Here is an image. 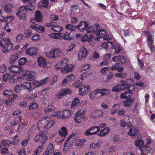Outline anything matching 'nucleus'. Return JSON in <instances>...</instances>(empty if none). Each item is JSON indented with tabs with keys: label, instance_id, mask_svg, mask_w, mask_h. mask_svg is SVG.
I'll return each mask as SVG.
<instances>
[{
	"label": "nucleus",
	"instance_id": "7ed1b4c3",
	"mask_svg": "<svg viewBox=\"0 0 155 155\" xmlns=\"http://www.w3.org/2000/svg\"><path fill=\"white\" fill-rule=\"evenodd\" d=\"M0 46L3 47L2 51L4 53H7L12 50L13 44L8 38H5L0 41Z\"/></svg>",
	"mask_w": 155,
	"mask_h": 155
},
{
	"label": "nucleus",
	"instance_id": "58836bf2",
	"mask_svg": "<svg viewBox=\"0 0 155 155\" xmlns=\"http://www.w3.org/2000/svg\"><path fill=\"white\" fill-rule=\"evenodd\" d=\"M99 94H101V96H103L105 95H107L109 94V90L105 89H99Z\"/></svg>",
	"mask_w": 155,
	"mask_h": 155
},
{
	"label": "nucleus",
	"instance_id": "72a5a7b5",
	"mask_svg": "<svg viewBox=\"0 0 155 155\" xmlns=\"http://www.w3.org/2000/svg\"><path fill=\"white\" fill-rule=\"evenodd\" d=\"M59 134L61 137H64V138L67 135V130L64 127H62L59 132Z\"/></svg>",
	"mask_w": 155,
	"mask_h": 155
},
{
	"label": "nucleus",
	"instance_id": "c9c22d12",
	"mask_svg": "<svg viewBox=\"0 0 155 155\" xmlns=\"http://www.w3.org/2000/svg\"><path fill=\"white\" fill-rule=\"evenodd\" d=\"M25 76L28 80L31 81L35 78V74L33 72H30L27 74Z\"/></svg>",
	"mask_w": 155,
	"mask_h": 155
},
{
	"label": "nucleus",
	"instance_id": "20e7f679",
	"mask_svg": "<svg viewBox=\"0 0 155 155\" xmlns=\"http://www.w3.org/2000/svg\"><path fill=\"white\" fill-rule=\"evenodd\" d=\"M48 139V137L42 132L37 134L34 137V141L36 142H40L41 144L45 143Z\"/></svg>",
	"mask_w": 155,
	"mask_h": 155
},
{
	"label": "nucleus",
	"instance_id": "bb28decb",
	"mask_svg": "<svg viewBox=\"0 0 155 155\" xmlns=\"http://www.w3.org/2000/svg\"><path fill=\"white\" fill-rule=\"evenodd\" d=\"M98 27L99 28V26L97 25L96 27H94L92 26H90L88 28H87L86 31H87V33H90L94 32V34H95V32L97 31L96 30L98 29Z\"/></svg>",
	"mask_w": 155,
	"mask_h": 155
},
{
	"label": "nucleus",
	"instance_id": "69168bd1",
	"mask_svg": "<svg viewBox=\"0 0 155 155\" xmlns=\"http://www.w3.org/2000/svg\"><path fill=\"white\" fill-rule=\"evenodd\" d=\"M84 134L86 136H89L94 135V132H91L89 129H87L84 132Z\"/></svg>",
	"mask_w": 155,
	"mask_h": 155
},
{
	"label": "nucleus",
	"instance_id": "37998d69",
	"mask_svg": "<svg viewBox=\"0 0 155 155\" xmlns=\"http://www.w3.org/2000/svg\"><path fill=\"white\" fill-rule=\"evenodd\" d=\"M10 144H12V142L8 140H3L2 141V144L5 147H8Z\"/></svg>",
	"mask_w": 155,
	"mask_h": 155
},
{
	"label": "nucleus",
	"instance_id": "09e8293b",
	"mask_svg": "<svg viewBox=\"0 0 155 155\" xmlns=\"http://www.w3.org/2000/svg\"><path fill=\"white\" fill-rule=\"evenodd\" d=\"M59 33H53L52 34L49 35L48 36L52 38L58 39L59 38L58 36H59L60 37V35L58 34Z\"/></svg>",
	"mask_w": 155,
	"mask_h": 155
},
{
	"label": "nucleus",
	"instance_id": "79ce46f5",
	"mask_svg": "<svg viewBox=\"0 0 155 155\" xmlns=\"http://www.w3.org/2000/svg\"><path fill=\"white\" fill-rule=\"evenodd\" d=\"M36 31L39 33H43L45 31V29L44 26L37 25Z\"/></svg>",
	"mask_w": 155,
	"mask_h": 155
},
{
	"label": "nucleus",
	"instance_id": "2eb2a0df",
	"mask_svg": "<svg viewBox=\"0 0 155 155\" xmlns=\"http://www.w3.org/2000/svg\"><path fill=\"white\" fill-rule=\"evenodd\" d=\"M60 37H61L63 39L68 41H71L73 40V38L71 36L70 33L66 32L64 33H59Z\"/></svg>",
	"mask_w": 155,
	"mask_h": 155
},
{
	"label": "nucleus",
	"instance_id": "473e14b6",
	"mask_svg": "<svg viewBox=\"0 0 155 155\" xmlns=\"http://www.w3.org/2000/svg\"><path fill=\"white\" fill-rule=\"evenodd\" d=\"M63 28L61 27L57 26L54 23V25L51 27V29L54 31L59 32L63 30Z\"/></svg>",
	"mask_w": 155,
	"mask_h": 155
},
{
	"label": "nucleus",
	"instance_id": "cd10ccee",
	"mask_svg": "<svg viewBox=\"0 0 155 155\" xmlns=\"http://www.w3.org/2000/svg\"><path fill=\"white\" fill-rule=\"evenodd\" d=\"M35 18V20L37 21L40 22L42 21V17L41 16V12L39 10H37L36 11Z\"/></svg>",
	"mask_w": 155,
	"mask_h": 155
},
{
	"label": "nucleus",
	"instance_id": "0eeeda50",
	"mask_svg": "<svg viewBox=\"0 0 155 155\" xmlns=\"http://www.w3.org/2000/svg\"><path fill=\"white\" fill-rule=\"evenodd\" d=\"M144 33L147 35V40L149 48L151 51H154V49L153 48V44L151 33L150 32L145 31H144Z\"/></svg>",
	"mask_w": 155,
	"mask_h": 155
},
{
	"label": "nucleus",
	"instance_id": "3c124183",
	"mask_svg": "<svg viewBox=\"0 0 155 155\" xmlns=\"http://www.w3.org/2000/svg\"><path fill=\"white\" fill-rule=\"evenodd\" d=\"M7 70V68L4 64L0 65V72L4 73Z\"/></svg>",
	"mask_w": 155,
	"mask_h": 155
},
{
	"label": "nucleus",
	"instance_id": "0e129e2a",
	"mask_svg": "<svg viewBox=\"0 0 155 155\" xmlns=\"http://www.w3.org/2000/svg\"><path fill=\"white\" fill-rule=\"evenodd\" d=\"M62 90L64 95L70 94L71 92V90L68 88H64Z\"/></svg>",
	"mask_w": 155,
	"mask_h": 155
},
{
	"label": "nucleus",
	"instance_id": "603ef678",
	"mask_svg": "<svg viewBox=\"0 0 155 155\" xmlns=\"http://www.w3.org/2000/svg\"><path fill=\"white\" fill-rule=\"evenodd\" d=\"M65 28L70 31H73L75 30V27L71 24H68L65 25Z\"/></svg>",
	"mask_w": 155,
	"mask_h": 155
},
{
	"label": "nucleus",
	"instance_id": "ddd939ff",
	"mask_svg": "<svg viewBox=\"0 0 155 155\" xmlns=\"http://www.w3.org/2000/svg\"><path fill=\"white\" fill-rule=\"evenodd\" d=\"M90 88V86L88 85L82 86L81 88H79V94L81 96L85 95L88 91V90Z\"/></svg>",
	"mask_w": 155,
	"mask_h": 155
},
{
	"label": "nucleus",
	"instance_id": "4d7b16f0",
	"mask_svg": "<svg viewBox=\"0 0 155 155\" xmlns=\"http://www.w3.org/2000/svg\"><path fill=\"white\" fill-rule=\"evenodd\" d=\"M101 140H98L96 143H92L90 145L91 148H95L96 147L99 146L101 144Z\"/></svg>",
	"mask_w": 155,
	"mask_h": 155
},
{
	"label": "nucleus",
	"instance_id": "a18cd8bd",
	"mask_svg": "<svg viewBox=\"0 0 155 155\" xmlns=\"http://www.w3.org/2000/svg\"><path fill=\"white\" fill-rule=\"evenodd\" d=\"M22 89L21 84L20 85H17L14 87V91L17 93H20Z\"/></svg>",
	"mask_w": 155,
	"mask_h": 155
},
{
	"label": "nucleus",
	"instance_id": "c756f323",
	"mask_svg": "<svg viewBox=\"0 0 155 155\" xmlns=\"http://www.w3.org/2000/svg\"><path fill=\"white\" fill-rule=\"evenodd\" d=\"M109 131L110 129L108 127H105L98 134V135L100 137H104L109 133Z\"/></svg>",
	"mask_w": 155,
	"mask_h": 155
},
{
	"label": "nucleus",
	"instance_id": "f704fd0d",
	"mask_svg": "<svg viewBox=\"0 0 155 155\" xmlns=\"http://www.w3.org/2000/svg\"><path fill=\"white\" fill-rule=\"evenodd\" d=\"M134 100L133 98H131L126 100L124 102V105L125 107H130Z\"/></svg>",
	"mask_w": 155,
	"mask_h": 155
},
{
	"label": "nucleus",
	"instance_id": "c85d7f7f",
	"mask_svg": "<svg viewBox=\"0 0 155 155\" xmlns=\"http://www.w3.org/2000/svg\"><path fill=\"white\" fill-rule=\"evenodd\" d=\"M55 110L54 107L52 105H49L44 108L45 112L46 114L53 112Z\"/></svg>",
	"mask_w": 155,
	"mask_h": 155
},
{
	"label": "nucleus",
	"instance_id": "1a4fd4ad",
	"mask_svg": "<svg viewBox=\"0 0 155 155\" xmlns=\"http://www.w3.org/2000/svg\"><path fill=\"white\" fill-rule=\"evenodd\" d=\"M9 71L14 73H20L23 72L21 65H12L8 68Z\"/></svg>",
	"mask_w": 155,
	"mask_h": 155
},
{
	"label": "nucleus",
	"instance_id": "e433bc0d",
	"mask_svg": "<svg viewBox=\"0 0 155 155\" xmlns=\"http://www.w3.org/2000/svg\"><path fill=\"white\" fill-rule=\"evenodd\" d=\"M63 114L62 115V117L68 118L71 114V112L68 110H65L63 111Z\"/></svg>",
	"mask_w": 155,
	"mask_h": 155
},
{
	"label": "nucleus",
	"instance_id": "f8f14e48",
	"mask_svg": "<svg viewBox=\"0 0 155 155\" xmlns=\"http://www.w3.org/2000/svg\"><path fill=\"white\" fill-rule=\"evenodd\" d=\"M89 24L88 22L81 21L76 28L80 31H86L87 28L88 27Z\"/></svg>",
	"mask_w": 155,
	"mask_h": 155
},
{
	"label": "nucleus",
	"instance_id": "4be33fe9",
	"mask_svg": "<svg viewBox=\"0 0 155 155\" xmlns=\"http://www.w3.org/2000/svg\"><path fill=\"white\" fill-rule=\"evenodd\" d=\"M26 54L30 55H35L37 53V50L36 48H30L26 50Z\"/></svg>",
	"mask_w": 155,
	"mask_h": 155
},
{
	"label": "nucleus",
	"instance_id": "a19ab883",
	"mask_svg": "<svg viewBox=\"0 0 155 155\" xmlns=\"http://www.w3.org/2000/svg\"><path fill=\"white\" fill-rule=\"evenodd\" d=\"M79 99L78 98H75L71 104V107L74 108L75 107H76L77 104L79 103Z\"/></svg>",
	"mask_w": 155,
	"mask_h": 155
},
{
	"label": "nucleus",
	"instance_id": "ea45409f",
	"mask_svg": "<svg viewBox=\"0 0 155 155\" xmlns=\"http://www.w3.org/2000/svg\"><path fill=\"white\" fill-rule=\"evenodd\" d=\"M115 76L116 77L123 78L126 77L127 74L124 72L117 73L115 74Z\"/></svg>",
	"mask_w": 155,
	"mask_h": 155
},
{
	"label": "nucleus",
	"instance_id": "5701e85b",
	"mask_svg": "<svg viewBox=\"0 0 155 155\" xmlns=\"http://www.w3.org/2000/svg\"><path fill=\"white\" fill-rule=\"evenodd\" d=\"M19 55L17 53H15L11 55L10 58L9 62L10 64H13L18 60Z\"/></svg>",
	"mask_w": 155,
	"mask_h": 155
},
{
	"label": "nucleus",
	"instance_id": "9b49d317",
	"mask_svg": "<svg viewBox=\"0 0 155 155\" xmlns=\"http://www.w3.org/2000/svg\"><path fill=\"white\" fill-rule=\"evenodd\" d=\"M87 53V51L84 47L81 48L80 51L78 54L79 60H82L86 58Z\"/></svg>",
	"mask_w": 155,
	"mask_h": 155
},
{
	"label": "nucleus",
	"instance_id": "412c9836",
	"mask_svg": "<svg viewBox=\"0 0 155 155\" xmlns=\"http://www.w3.org/2000/svg\"><path fill=\"white\" fill-rule=\"evenodd\" d=\"M124 85H117L113 87L112 89V91L113 92L120 91L121 90L127 89V87H124Z\"/></svg>",
	"mask_w": 155,
	"mask_h": 155
},
{
	"label": "nucleus",
	"instance_id": "680f3d73",
	"mask_svg": "<svg viewBox=\"0 0 155 155\" xmlns=\"http://www.w3.org/2000/svg\"><path fill=\"white\" fill-rule=\"evenodd\" d=\"M29 140V137H27L26 139L23 140L21 142V144L23 146H25L27 145V143Z\"/></svg>",
	"mask_w": 155,
	"mask_h": 155
},
{
	"label": "nucleus",
	"instance_id": "7c9ffc66",
	"mask_svg": "<svg viewBox=\"0 0 155 155\" xmlns=\"http://www.w3.org/2000/svg\"><path fill=\"white\" fill-rule=\"evenodd\" d=\"M99 91V89H97L89 94V95L91 100L94 99L97 96V94H99L100 91Z\"/></svg>",
	"mask_w": 155,
	"mask_h": 155
},
{
	"label": "nucleus",
	"instance_id": "39448f33",
	"mask_svg": "<svg viewBox=\"0 0 155 155\" xmlns=\"http://www.w3.org/2000/svg\"><path fill=\"white\" fill-rule=\"evenodd\" d=\"M62 53L61 50L58 48H54L51 50L47 54L48 58H56L59 57Z\"/></svg>",
	"mask_w": 155,
	"mask_h": 155
},
{
	"label": "nucleus",
	"instance_id": "9d476101",
	"mask_svg": "<svg viewBox=\"0 0 155 155\" xmlns=\"http://www.w3.org/2000/svg\"><path fill=\"white\" fill-rule=\"evenodd\" d=\"M68 61L66 59L64 58L58 62L55 66L56 69L59 70L61 68L63 69L68 64Z\"/></svg>",
	"mask_w": 155,
	"mask_h": 155
},
{
	"label": "nucleus",
	"instance_id": "f3484780",
	"mask_svg": "<svg viewBox=\"0 0 155 155\" xmlns=\"http://www.w3.org/2000/svg\"><path fill=\"white\" fill-rule=\"evenodd\" d=\"M140 149L141 151V155H145L148 153L150 150V148L147 145L143 146L142 147L140 148Z\"/></svg>",
	"mask_w": 155,
	"mask_h": 155
},
{
	"label": "nucleus",
	"instance_id": "5fc2aeb1",
	"mask_svg": "<svg viewBox=\"0 0 155 155\" xmlns=\"http://www.w3.org/2000/svg\"><path fill=\"white\" fill-rule=\"evenodd\" d=\"M47 150L51 153L54 151V147L52 144H50L48 145Z\"/></svg>",
	"mask_w": 155,
	"mask_h": 155
},
{
	"label": "nucleus",
	"instance_id": "774afa93",
	"mask_svg": "<svg viewBox=\"0 0 155 155\" xmlns=\"http://www.w3.org/2000/svg\"><path fill=\"white\" fill-rule=\"evenodd\" d=\"M50 18L52 20L54 21L57 20L59 18V17L57 15H51Z\"/></svg>",
	"mask_w": 155,
	"mask_h": 155
},
{
	"label": "nucleus",
	"instance_id": "6ab92c4d",
	"mask_svg": "<svg viewBox=\"0 0 155 155\" xmlns=\"http://www.w3.org/2000/svg\"><path fill=\"white\" fill-rule=\"evenodd\" d=\"M2 79L3 81L7 82L8 79H10V80L11 82H14V79L12 76L10 75L9 73H6L3 75Z\"/></svg>",
	"mask_w": 155,
	"mask_h": 155
},
{
	"label": "nucleus",
	"instance_id": "bf43d9fd",
	"mask_svg": "<svg viewBox=\"0 0 155 155\" xmlns=\"http://www.w3.org/2000/svg\"><path fill=\"white\" fill-rule=\"evenodd\" d=\"M115 52L116 54L119 53L121 51V49L119 46L116 45L115 46Z\"/></svg>",
	"mask_w": 155,
	"mask_h": 155
},
{
	"label": "nucleus",
	"instance_id": "4c0bfd02",
	"mask_svg": "<svg viewBox=\"0 0 155 155\" xmlns=\"http://www.w3.org/2000/svg\"><path fill=\"white\" fill-rule=\"evenodd\" d=\"M85 140L84 139H78L75 143V145L77 146H81L84 144V142Z\"/></svg>",
	"mask_w": 155,
	"mask_h": 155
},
{
	"label": "nucleus",
	"instance_id": "6e6d98bb",
	"mask_svg": "<svg viewBox=\"0 0 155 155\" xmlns=\"http://www.w3.org/2000/svg\"><path fill=\"white\" fill-rule=\"evenodd\" d=\"M13 140L12 141V144L15 145L19 141L17 135L13 137Z\"/></svg>",
	"mask_w": 155,
	"mask_h": 155
},
{
	"label": "nucleus",
	"instance_id": "f03ea898",
	"mask_svg": "<svg viewBox=\"0 0 155 155\" xmlns=\"http://www.w3.org/2000/svg\"><path fill=\"white\" fill-rule=\"evenodd\" d=\"M29 4L27 5H22L20 7L19 10L16 13V15L19 16L21 20L25 18V13L28 10H31L32 7L35 6V1L30 0Z\"/></svg>",
	"mask_w": 155,
	"mask_h": 155
},
{
	"label": "nucleus",
	"instance_id": "49530a36",
	"mask_svg": "<svg viewBox=\"0 0 155 155\" xmlns=\"http://www.w3.org/2000/svg\"><path fill=\"white\" fill-rule=\"evenodd\" d=\"M49 1L48 0H42L41 2V4H39V5L42 6L43 7L46 8L49 5Z\"/></svg>",
	"mask_w": 155,
	"mask_h": 155
},
{
	"label": "nucleus",
	"instance_id": "338daca9",
	"mask_svg": "<svg viewBox=\"0 0 155 155\" xmlns=\"http://www.w3.org/2000/svg\"><path fill=\"white\" fill-rule=\"evenodd\" d=\"M90 66L89 64H86L84 65L81 68V70L82 71H85L87 69H88L90 68Z\"/></svg>",
	"mask_w": 155,
	"mask_h": 155
},
{
	"label": "nucleus",
	"instance_id": "de8ad7c7",
	"mask_svg": "<svg viewBox=\"0 0 155 155\" xmlns=\"http://www.w3.org/2000/svg\"><path fill=\"white\" fill-rule=\"evenodd\" d=\"M135 143L137 146L139 147L140 148V147L143 146L144 141L143 140L140 139L136 141Z\"/></svg>",
	"mask_w": 155,
	"mask_h": 155
},
{
	"label": "nucleus",
	"instance_id": "a878e982",
	"mask_svg": "<svg viewBox=\"0 0 155 155\" xmlns=\"http://www.w3.org/2000/svg\"><path fill=\"white\" fill-rule=\"evenodd\" d=\"M13 6L10 4H8L6 5L4 7V11L8 14L11 13L12 11V9Z\"/></svg>",
	"mask_w": 155,
	"mask_h": 155
},
{
	"label": "nucleus",
	"instance_id": "aec40b11",
	"mask_svg": "<svg viewBox=\"0 0 155 155\" xmlns=\"http://www.w3.org/2000/svg\"><path fill=\"white\" fill-rule=\"evenodd\" d=\"M110 69L111 70H117L118 72H121L123 71L124 68L120 67L118 65V64L116 63L114 65L111 66L110 68Z\"/></svg>",
	"mask_w": 155,
	"mask_h": 155
},
{
	"label": "nucleus",
	"instance_id": "f257e3e1",
	"mask_svg": "<svg viewBox=\"0 0 155 155\" xmlns=\"http://www.w3.org/2000/svg\"><path fill=\"white\" fill-rule=\"evenodd\" d=\"M55 124V122L49 116L44 117L39 120L38 123L37 128L39 131L47 130L51 128Z\"/></svg>",
	"mask_w": 155,
	"mask_h": 155
},
{
	"label": "nucleus",
	"instance_id": "6e6552de",
	"mask_svg": "<svg viewBox=\"0 0 155 155\" xmlns=\"http://www.w3.org/2000/svg\"><path fill=\"white\" fill-rule=\"evenodd\" d=\"M38 62L39 66L43 67L44 68H48L51 66V64L46 62L45 59L42 57L38 58Z\"/></svg>",
	"mask_w": 155,
	"mask_h": 155
},
{
	"label": "nucleus",
	"instance_id": "b1692460",
	"mask_svg": "<svg viewBox=\"0 0 155 155\" xmlns=\"http://www.w3.org/2000/svg\"><path fill=\"white\" fill-rule=\"evenodd\" d=\"M21 86L23 89H27L29 92H31L32 87L31 83L25 82L23 84H21Z\"/></svg>",
	"mask_w": 155,
	"mask_h": 155
},
{
	"label": "nucleus",
	"instance_id": "864d4df0",
	"mask_svg": "<svg viewBox=\"0 0 155 155\" xmlns=\"http://www.w3.org/2000/svg\"><path fill=\"white\" fill-rule=\"evenodd\" d=\"M27 61V59L23 57L21 58L19 60L18 62L19 65H21L24 64Z\"/></svg>",
	"mask_w": 155,
	"mask_h": 155
},
{
	"label": "nucleus",
	"instance_id": "dca6fc26",
	"mask_svg": "<svg viewBox=\"0 0 155 155\" xmlns=\"http://www.w3.org/2000/svg\"><path fill=\"white\" fill-rule=\"evenodd\" d=\"M103 114V111L101 110L93 111L91 113V116L93 117H100Z\"/></svg>",
	"mask_w": 155,
	"mask_h": 155
},
{
	"label": "nucleus",
	"instance_id": "13d9d810",
	"mask_svg": "<svg viewBox=\"0 0 155 155\" xmlns=\"http://www.w3.org/2000/svg\"><path fill=\"white\" fill-rule=\"evenodd\" d=\"M23 35L21 34H20L16 38V41L18 42H20L22 40Z\"/></svg>",
	"mask_w": 155,
	"mask_h": 155
},
{
	"label": "nucleus",
	"instance_id": "393cba45",
	"mask_svg": "<svg viewBox=\"0 0 155 155\" xmlns=\"http://www.w3.org/2000/svg\"><path fill=\"white\" fill-rule=\"evenodd\" d=\"M97 31L95 32V34L97 35H100L101 37L104 39H106L107 38V35L106 34V32L104 29H101L99 30H97Z\"/></svg>",
	"mask_w": 155,
	"mask_h": 155
},
{
	"label": "nucleus",
	"instance_id": "052dcab7",
	"mask_svg": "<svg viewBox=\"0 0 155 155\" xmlns=\"http://www.w3.org/2000/svg\"><path fill=\"white\" fill-rule=\"evenodd\" d=\"M65 138L64 137H61V136L57 137L55 140V142L57 143H60L62 142L64 140Z\"/></svg>",
	"mask_w": 155,
	"mask_h": 155
},
{
	"label": "nucleus",
	"instance_id": "4468645a",
	"mask_svg": "<svg viewBox=\"0 0 155 155\" xmlns=\"http://www.w3.org/2000/svg\"><path fill=\"white\" fill-rule=\"evenodd\" d=\"M112 60L115 62H119L122 64L125 63L126 61V59L123 56L114 57L113 58Z\"/></svg>",
	"mask_w": 155,
	"mask_h": 155
},
{
	"label": "nucleus",
	"instance_id": "e2e57ef3",
	"mask_svg": "<svg viewBox=\"0 0 155 155\" xmlns=\"http://www.w3.org/2000/svg\"><path fill=\"white\" fill-rule=\"evenodd\" d=\"M110 71V68L109 67H104L102 68L101 71L102 74H104L106 73V71Z\"/></svg>",
	"mask_w": 155,
	"mask_h": 155
},
{
	"label": "nucleus",
	"instance_id": "8fccbe9b",
	"mask_svg": "<svg viewBox=\"0 0 155 155\" xmlns=\"http://www.w3.org/2000/svg\"><path fill=\"white\" fill-rule=\"evenodd\" d=\"M65 78L67 79V81L70 83L75 79V77L74 74H71L68 75Z\"/></svg>",
	"mask_w": 155,
	"mask_h": 155
},
{
	"label": "nucleus",
	"instance_id": "c03bdc74",
	"mask_svg": "<svg viewBox=\"0 0 155 155\" xmlns=\"http://www.w3.org/2000/svg\"><path fill=\"white\" fill-rule=\"evenodd\" d=\"M38 106L37 104L35 102H32L29 106V110H34L35 109H37Z\"/></svg>",
	"mask_w": 155,
	"mask_h": 155
},
{
	"label": "nucleus",
	"instance_id": "423d86ee",
	"mask_svg": "<svg viewBox=\"0 0 155 155\" xmlns=\"http://www.w3.org/2000/svg\"><path fill=\"white\" fill-rule=\"evenodd\" d=\"M85 117L84 112L83 110H80L76 113L75 120L76 122L79 123L83 121Z\"/></svg>",
	"mask_w": 155,
	"mask_h": 155
},
{
	"label": "nucleus",
	"instance_id": "a211bd4d",
	"mask_svg": "<svg viewBox=\"0 0 155 155\" xmlns=\"http://www.w3.org/2000/svg\"><path fill=\"white\" fill-rule=\"evenodd\" d=\"M73 68L74 66L73 65L67 64L64 68L61 69V71L63 74H65L71 71Z\"/></svg>",
	"mask_w": 155,
	"mask_h": 155
},
{
	"label": "nucleus",
	"instance_id": "2f4dec72",
	"mask_svg": "<svg viewBox=\"0 0 155 155\" xmlns=\"http://www.w3.org/2000/svg\"><path fill=\"white\" fill-rule=\"evenodd\" d=\"M138 130L136 128H131L128 132V134L130 136H135L138 133Z\"/></svg>",
	"mask_w": 155,
	"mask_h": 155
}]
</instances>
